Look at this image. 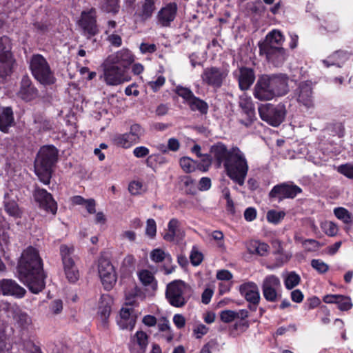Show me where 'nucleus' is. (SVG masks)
<instances>
[{"mask_svg": "<svg viewBox=\"0 0 353 353\" xmlns=\"http://www.w3.org/2000/svg\"><path fill=\"white\" fill-rule=\"evenodd\" d=\"M141 295V290L138 287L134 286L130 290H129L125 294L126 304L130 305H133L134 303V299L140 296Z\"/></svg>", "mask_w": 353, "mask_h": 353, "instance_id": "8fccbe9b", "label": "nucleus"}, {"mask_svg": "<svg viewBox=\"0 0 353 353\" xmlns=\"http://www.w3.org/2000/svg\"><path fill=\"white\" fill-rule=\"evenodd\" d=\"M301 278L299 275L294 272H290L284 281L285 286L287 289L291 290L299 285Z\"/></svg>", "mask_w": 353, "mask_h": 353, "instance_id": "37998d69", "label": "nucleus"}, {"mask_svg": "<svg viewBox=\"0 0 353 353\" xmlns=\"http://www.w3.org/2000/svg\"><path fill=\"white\" fill-rule=\"evenodd\" d=\"M239 106L243 110V112L248 116L249 122L246 123L245 125H248L254 117V108L252 101L251 97L243 94L239 99Z\"/></svg>", "mask_w": 353, "mask_h": 353, "instance_id": "2f4dec72", "label": "nucleus"}, {"mask_svg": "<svg viewBox=\"0 0 353 353\" xmlns=\"http://www.w3.org/2000/svg\"><path fill=\"white\" fill-rule=\"evenodd\" d=\"M30 68L33 77L43 85H52L56 78L46 58L37 54L32 55L30 60Z\"/></svg>", "mask_w": 353, "mask_h": 353, "instance_id": "39448f33", "label": "nucleus"}, {"mask_svg": "<svg viewBox=\"0 0 353 353\" xmlns=\"http://www.w3.org/2000/svg\"><path fill=\"white\" fill-rule=\"evenodd\" d=\"M136 319V314L132 307H123L117 322L121 329L132 330L135 325Z\"/></svg>", "mask_w": 353, "mask_h": 353, "instance_id": "a878e982", "label": "nucleus"}, {"mask_svg": "<svg viewBox=\"0 0 353 353\" xmlns=\"http://www.w3.org/2000/svg\"><path fill=\"white\" fill-rule=\"evenodd\" d=\"M241 294L250 303L257 305L260 301V294L257 285L254 282L243 283L239 287Z\"/></svg>", "mask_w": 353, "mask_h": 353, "instance_id": "5701e85b", "label": "nucleus"}, {"mask_svg": "<svg viewBox=\"0 0 353 353\" xmlns=\"http://www.w3.org/2000/svg\"><path fill=\"white\" fill-rule=\"evenodd\" d=\"M284 42V37L279 30H274L269 32L265 39L259 43V51H265L274 49L278 46L282 47Z\"/></svg>", "mask_w": 353, "mask_h": 353, "instance_id": "4be33fe9", "label": "nucleus"}, {"mask_svg": "<svg viewBox=\"0 0 353 353\" xmlns=\"http://www.w3.org/2000/svg\"><path fill=\"white\" fill-rule=\"evenodd\" d=\"M157 234V224L154 219H149L146 221L145 234L150 239H154Z\"/></svg>", "mask_w": 353, "mask_h": 353, "instance_id": "6e6d98bb", "label": "nucleus"}, {"mask_svg": "<svg viewBox=\"0 0 353 353\" xmlns=\"http://www.w3.org/2000/svg\"><path fill=\"white\" fill-rule=\"evenodd\" d=\"M57 150L52 145L40 148L34 162V170L39 180L47 185L50 183L52 168L57 160Z\"/></svg>", "mask_w": 353, "mask_h": 353, "instance_id": "7ed1b4c3", "label": "nucleus"}, {"mask_svg": "<svg viewBox=\"0 0 353 353\" xmlns=\"http://www.w3.org/2000/svg\"><path fill=\"white\" fill-rule=\"evenodd\" d=\"M20 280L34 294L45 287L41 259L38 251L33 247L27 248L21 254L18 265Z\"/></svg>", "mask_w": 353, "mask_h": 353, "instance_id": "f257e3e1", "label": "nucleus"}, {"mask_svg": "<svg viewBox=\"0 0 353 353\" xmlns=\"http://www.w3.org/2000/svg\"><path fill=\"white\" fill-rule=\"evenodd\" d=\"M111 298L108 295H102L99 303L98 314L102 320L105 321L108 318L111 312Z\"/></svg>", "mask_w": 353, "mask_h": 353, "instance_id": "72a5a7b5", "label": "nucleus"}, {"mask_svg": "<svg viewBox=\"0 0 353 353\" xmlns=\"http://www.w3.org/2000/svg\"><path fill=\"white\" fill-rule=\"evenodd\" d=\"M261 289L264 298L269 302H276L281 296L280 279L274 274L268 275L264 278Z\"/></svg>", "mask_w": 353, "mask_h": 353, "instance_id": "9d476101", "label": "nucleus"}, {"mask_svg": "<svg viewBox=\"0 0 353 353\" xmlns=\"http://www.w3.org/2000/svg\"><path fill=\"white\" fill-rule=\"evenodd\" d=\"M107 40L110 43L115 47H120L122 44L121 36L114 32L108 34Z\"/></svg>", "mask_w": 353, "mask_h": 353, "instance_id": "338daca9", "label": "nucleus"}, {"mask_svg": "<svg viewBox=\"0 0 353 353\" xmlns=\"http://www.w3.org/2000/svg\"><path fill=\"white\" fill-rule=\"evenodd\" d=\"M103 9L108 12L117 13L119 11V0H103Z\"/></svg>", "mask_w": 353, "mask_h": 353, "instance_id": "603ef678", "label": "nucleus"}, {"mask_svg": "<svg viewBox=\"0 0 353 353\" xmlns=\"http://www.w3.org/2000/svg\"><path fill=\"white\" fill-rule=\"evenodd\" d=\"M219 350V344L214 340L210 341L208 343L203 345L200 351V353H214Z\"/></svg>", "mask_w": 353, "mask_h": 353, "instance_id": "680f3d73", "label": "nucleus"}, {"mask_svg": "<svg viewBox=\"0 0 353 353\" xmlns=\"http://www.w3.org/2000/svg\"><path fill=\"white\" fill-rule=\"evenodd\" d=\"M349 57L350 54L347 52L338 50L328 57L326 59L323 60V63L326 67H329L330 65H337L340 67L341 64L345 62Z\"/></svg>", "mask_w": 353, "mask_h": 353, "instance_id": "c756f323", "label": "nucleus"}, {"mask_svg": "<svg viewBox=\"0 0 353 353\" xmlns=\"http://www.w3.org/2000/svg\"><path fill=\"white\" fill-rule=\"evenodd\" d=\"M34 197L41 208L54 214L57 210V203L52 195L44 189L38 188L34 193Z\"/></svg>", "mask_w": 353, "mask_h": 353, "instance_id": "412c9836", "label": "nucleus"}, {"mask_svg": "<svg viewBox=\"0 0 353 353\" xmlns=\"http://www.w3.org/2000/svg\"><path fill=\"white\" fill-rule=\"evenodd\" d=\"M106 60L115 65H120V68L122 70H128L130 65L134 61L135 57L128 49L123 48L110 55Z\"/></svg>", "mask_w": 353, "mask_h": 353, "instance_id": "f3484780", "label": "nucleus"}, {"mask_svg": "<svg viewBox=\"0 0 353 353\" xmlns=\"http://www.w3.org/2000/svg\"><path fill=\"white\" fill-rule=\"evenodd\" d=\"M14 319L18 325L22 328H27L32 324L31 317L23 312H17L14 316Z\"/></svg>", "mask_w": 353, "mask_h": 353, "instance_id": "a19ab883", "label": "nucleus"}, {"mask_svg": "<svg viewBox=\"0 0 353 353\" xmlns=\"http://www.w3.org/2000/svg\"><path fill=\"white\" fill-rule=\"evenodd\" d=\"M103 73L101 77L108 85L116 86L128 82L131 76L126 70H122L105 60L103 64Z\"/></svg>", "mask_w": 353, "mask_h": 353, "instance_id": "0eeeda50", "label": "nucleus"}, {"mask_svg": "<svg viewBox=\"0 0 353 353\" xmlns=\"http://www.w3.org/2000/svg\"><path fill=\"white\" fill-rule=\"evenodd\" d=\"M227 175L235 183L244 185L249 166L245 154L237 147L231 148L230 157L224 163Z\"/></svg>", "mask_w": 353, "mask_h": 353, "instance_id": "f03ea898", "label": "nucleus"}, {"mask_svg": "<svg viewBox=\"0 0 353 353\" xmlns=\"http://www.w3.org/2000/svg\"><path fill=\"white\" fill-rule=\"evenodd\" d=\"M259 53L261 55H265L266 59L275 66L282 65L287 57L285 50L281 46L269 50L259 51Z\"/></svg>", "mask_w": 353, "mask_h": 353, "instance_id": "393cba45", "label": "nucleus"}, {"mask_svg": "<svg viewBox=\"0 0 353 353\" xmlns=\"http://www.w3.org/2000/svg\"><path fill=\"white\" fill-rule=\"evenodd\" d=\"M338 307L341 311H347L352 307L351 299L349 296L340 295L337 303Z\"/></svg>", "mask_w": 353, "mask_h": 353, "instance_id": "09e8293b", "label": "nucleus"}, {"mask_svg": "<svg viewBox=\"0 0 353 353\" xmlns=\"http://www.w3.org/2000/svg\"><path fill=\"white\" fill-rule=\"evenodd\" d=\"M168 254L161 249L157 248L153 250L150 253V258L152 261L155 263L163 261Z\"/></svg>", "mask_w": 353, "mask_h": 353, "instance_id": "13d9d810", "label": "nucleus"}, {"mask_svg": "<svg viewBox=\"0 0 353 353\" xmlns=\"http://www.w3.org/2000/svg\"><path fill=\"white\" fill-rule=\"evenodd\" d=\"M305 250L308 252L316 251L321 246V243L314 239H306L302 241Z\"/></svg>", "mask_w": 353, "mask_h": 353, "instance_id": "4d7b16f0", "label": "nucleus"}, {"mask_svg": "<svg viewBox=\"0 0 353 353\" xmlns=\"http://www.w3.org/2000/svg\"><path fill=\"white\" fill-rule=\"evenodd\" d=\"M165 81V78L163 76H159L156 80L149 82L148 85L154 92H156L164 85Z\"/></svg>", "mask_w": 353, "mask_h": 353, "instance_id": "774afa93", "label": "nucleus"}, {"mask_svg": "<svg viewBox=\"0 0 353 353\" xmlns=\"http://www.w3.org/2000/svg\"><path fill=\"white\" fill-rule=\"evenodd\" d=\"M6 211L11 216H18L19 215V210L17 203L14 201H6L4 202Z\"/></svg>", "mask_w": 353, "mask_h": 353, "instance_id": "5fc2aeb1", "label": "nucleus"}, {"mask_svg": "<svg viewBox=\"0 0 353 353\" xmlns=\"http://www.w3.org/2000/svg\"><path fill=\"white\" fill-rule=\"evenodd\" d=\"M246 248L250 254L261 256H266L270 250V246L267 243L257 240L248 241Z\"/></svg>", "mask_w": 353, "mask_h": 353, "instance_id": "c85d7f7f", "label": "nucleus"}, {"mask_svg": "<svg viewBox=\"0 0 353 353\" xmlns=\"http://www.w3.org/2000/svg\"><path fill=\"white\" fill-rule=\"evenodd\" d=\"M180 225L178 219H172L168 224V232L164 234L163 239L167 241L172 242L176 237L183 236V232L180 230Z\"/></svg>", "mask_w": 353, "mask_h": 353, "instance_id": "7c9ffc66", "label": "nucleus"}, {"mask_svg": "<svg viewBox=\"0 0 353 353\" xmlns=\"http://www.w3.org/2000/svg\"><path fill=\"white\" fill-rule=\"evenodd\" d=\"M210 153L220 165L222 163L224 164L230 157L231 149L228 150L225 145L219 142L211 146Z\"/></svg>", "mask_w": 353, "mask_h": 353, "instance_id": "cd10ccee", "label": "nucleus"}, {"mask_svg": "<svg viewBox=\"0 0 353 353\" xmlns=\"http://www.w3.org/2000/svg\"><path fill=\"white\" fill-rule=\"evenodd\" d=\"M11 48L10 39L7 37H0V83L12 72L14 59Z\"/></svg>", "mask_w": 353, "mask_h": 353, "instance_id": "6e6552de", "label": "nucleus"}, {"mask_svg": "<svg viewBox=\"0 0 353 353\" xmlns=\"http://www.w3.org/2000/svg\"><path fill=\"white\" fill-rule=\"evenodd\" d=\"M311 266L320 274L325 273L329 270V265L321 259H312Z\"/></svg>", "mask_w": 353, "mask_h": 353, "instance_id": "864d4df0", "label": "nucleus"}, {"mask_svg": "<svg viewBox=\"0 0 353 353\" xmlns=\"http://www.w3.org/2000/svg\"><path fill=\"white\" fill-rule=\"evenodd\" d=\"M177 5L175 3H170L163 7L158 12L157 18V23L163 27L170 26V23L176 17Z\"/></svg>", "mask_w": 353, "mask_h": 353, "instance_id": "6ab92c4d", "label": "nucleus"}, {"mask_svg": "<svg viewBox=\"0 0 353 353\" xmlns=\"http://www.w3.org/2000/svg\"><path fill=\"white\" fill-rule=\"evenodd\" d=\"M22 298L26 294V290L20 286L15 281L11 279L0 280V294Z\"/></svg>", "mask_w": 353, "mask_h": 353, "instance_id": "a211bd4d", "label": "nucleus"}, {"mask_svg": "<svg viewBox=\"0 0 353 353\" xmlns=\"http://www.w3.org/2000/svg\"><path fill=\"white\" fill-rule=\"evenodd\" d=\"M285 216L284 211H276L270 210L267 212L266 219L269 223L273 224H279Z\"/></svg>", "mask_w": 353, "mask_h": 353, "instance_id": "ea45409f", "label": "nucleus"}, {"mask_svg": "<svg viewBox=\"0 0 353 353\" xmlns=\"http://www.w3.org/2000/svg\"><path fill=\"white\" fill-rule=\"evenodd\" d=\"M254 96L260 101H269L276 97L264 75L258 79L254 86Z\"/></svg>", "mask_w": 353, "mask_h": 353, "instance_id": "aec40b11", "label": "nucleus"}, {"mask_svg": "<svg viewBox=\"0 0 353 353\" xmlns=\"http://www.w3.org/2000/svg\"><path fill=\"white\" fill-rule=\"evenodd\" d=\"M334 214L337 219L342 221L344 223H350L352 221V214L343 207L334 208Z\"/></svg>", "mask_w": 353, "mask_h": 353, "instance_id": "58836bf2", "label": "nucleus"}, {"mask_svg": "<svg viewBox=\"0 0 353 353\" xmlns=\"http://www.w3.org/2000/svg\"><path fill=\"white\" fill-rule=\"evenodd\" d=\"M259 113L263 121L274 127H277L284 121L286 109L283 103L277 105L266 103L259 107Z\"/></svg>", "mask_w": 353, "mask_h": 353, "instance_id": "423d86ee", "label": "nucleus"}, {"mask_svg": "<svg viewBox=\"0 0 353 353\" xmlns=\"http://www.w3.org/2000/svg\"><path fill=\"white\" fill-rule=\"evenodd\" d=\"M17 96L23 101H30L38 97V90L28 77L22 79Z\"/></svg>", "mask_w": 353, "mask_h": 353, "instance_id": "b1692460", "label": "nucleus"}, {"mask_svg": "<svg viewBox=\"0 0 353 353\" xmlns=\"http://www.w3.org/2000/svg\"><path fill=\"white\" fill-rule=\"evenodd\" d=\"M188 105L192 110H197L202 114L207 113L208 110V105L207 103L195 96L192 97Z\"/></svg>", "mask_w": 353, "mask_h": 353, "instance_id": "4c0bfd02", "label": "nucleus"}, {"mask_svg": "<svg viewBox=\"0 0 353 353\" xmlns=\"http://www.w3.org/2000/svg\"><path fill=\"white\" fill-rule=\"evenodd\" d=\"M337 171L349 179H353V164L341 165L338 167Z\"/></svg>", "mask_w": 353, "mask_h": 353, "instance_id": "bf43d9fd", "label": "nucleus"}, {"mask_svg": "<svg viewBox=\"0 0 353 353\" xmlns=\"http://www.w3.org/2000/svg\"><path fill=\"white\" fill-rule=\"evenodd\" d=\"M312 83L310 81L301 82L295 90L294 96L300 106L305 109L314 108V95Z\"/></svg>", "mask_w": 353, "mask_h": 353, "instance_id": "9b49d317", "label": "nucleus"}, {"mask_svg": "<svg viewBox=\"0 0 353 353\" xmlns=\"http://www.w3.org/2000/svg\"><path fill=\"white\" fill-rule=\"evenodd\" d=\"M235 75L238 79L239 88L242 90L249 89L255 79L254 71L248 68H240L236 72Z\"/></svg>", "mask_w": 353, "mask_h": 353, "instance_id": "bb28decb", "label": "nucleus"}, {"mask_svg": "<svg viewBox=\"0 0 353 353\" xmlns=\"http://www.w3.org/2000/svg\"><path fill=\"white\" fill-rule=\"evenodd\" d=\"M98 273L102 285L106 290H111L117 282V274L111 262L105 258H100L98 263Z\"/></svg>", "mask_w": 353, "mask_h": 353, "instance_id": "f8f14e48", "label": "nucleus"}, {"mask_svg": "<svg viewBox=\"0 0 353 353\" xmlns=\"http://www.w3.org/2000/svg\"><path fill=\"white\" fill-rule=\"evenodd\" d=\"M139 279L141 283L145 286L151 288L153 290L157 288V282L152 272L143 270L139 272Z\"/></svg>", "mask_w": 353, "mask_h": 353, "instance_id": "f704fd0d", "label": "nucleus"}, {"mask_svg": "<svg viewBox=\"0 0 353 353\" xmlns=\"http://www.w3.org/2000/svg\"><path fill=\"white\" fill-rule=\"evenodd\" d=\"M226 71L216 67L205 68L201 75L203 81L214 88H219L227 77Z\"/></svg>", "mask_w": 353, "mask_h": 353, "instance_id": "dca6fc26", "label": "nucleus"}, {"mask_svg": "<svg viewBox=\"0 0 353 353\" xmlns=\"http://www.w3.org/2000/svg\"><path fill=\"white\" fill-rule=\"evenodd\" d=\"M78 23L81 30L82 34L88 39L94 37L99 32V29L97 26L96 11L94 9L82 12L81 19Z\"/></svg>", "mask_w": 353, "mask_h": 353, "instance_id": "ddd939ff", "label": "nucleus"}, {"mask_svg": "<svg viewBox=\"0 0 353 353\" xmlns=\"http://www.w3.org/2000/svg\"><path fill=\"white\" fill-rule=\"evenodd\" d=\"M112 142L114 145L121 148H129L131 147L125 134H115L112 137Z\"/></svg>", "mask_w": 353, "mask_h": 353, "instance_id": "de8ad7c7", "label": "nucleus"}, {"mask_svg": "<svg viewBox=\"0 0 353 353\" xmlns=\"http://www.w3.org/2000/svg\"><path fill=\"white\" fill-rule=\"evenodd\" d=\"M210 236L212 238L216 241L217 246L221 249H224V235L222 232L219 230H214L211 232Z\"/></svg>", "mask_w": 353, "mask_h": 353, "instance_id": "0e129e2a", "label": "nucleus"}, {"mask_svg": "<svg viewBox=\"0 0 353 353\" xmlns=\"http://www.w3.org/2000/svg\"><path fill=\"white\" fill-rule=\"evenodd\" d=\"M180 183L185 188V191L188 194H192L195 191L194 181L189 176H183L180 177Z\"/></svg>", "mask_w": 353, "mask_h": 353, "instance_id": "49530a36", "label": "nucleus"}, {"mask_svg": "<svg viewBox=\"0 0 353 353\" xmlns=\"http://www.w3.org/2000/svg\"><path fill=\"white\" fill-rule=\"evenodd\" d=\"M322 228L325 233L330 236H334L337 234V225L332 221L325 222Z\"/></svg>", "mask_w": 353, "mask_h": 353, "instance_id": "052dcab7", "label": "nucleus"}, {"mask_svg": "<svg viewBox=\"0 0 353 353\" xmlns=\"http://www.w3.org/2000/svg\"><path fill=\"white\" fill-rule=\"evenodd\" d=\"M272 245L274 247L276 248L274 254L278 255L276 257V262L279 265H281L282 264L288 262L291 258V255L288 253H284L283 252V248L281 246V243L279 240H275L272 241Z\"/></svg>", "mask_w": 353, "mask_h": 353, "instance_id": "c9c22d12", "label": "nucleus"}, {"mask_svg": "<svg viewBox=\"0 0 353 353\" xmlns=\"http://www.w3.org/2000/svg\"><path fill=\"white\" fill-rule=\"evenodd\" d=\"M133 341L139 346L140 350L143 352L148 345V336L143 331H138L133 338Z\"/></svg>", "mask_w": 353, "mask_h": 353, "instance_id": "c03bdc74", "label": "nucleus"}, {"mask_svg": "<svg viewBox=\"0 0 353 353\" xmlns=\"http://www.w3.org/2000/svg\"><path fill=\"white\" fill-rule=\"evenodd\" d=\"M179 163L182 170L186 173L194 171L196 166V162L187 157L181 158Z\"/></svg>", "mask_w": 353, "mask_h": 353, "instance_id": "79ce46f5", "label": "nucleus"}, {"mask_svg": "<svg viewBox=\"0 0 353 353\" xmlns=\"http://www.w3.org/2000/svg\"><path fill=\"white\" fill-rule=\"evenodd\" d=\"M239 314L232 310H223L220 314L221 320L224 323H231L235 319H238Z\"/></svg>", "mask_w": 353, "mask_h": 353, "instance_id": "3c124183", "label": "nucleus"}, {"mask_svg": "<svg viewBox=\"0 0 353 353\" xmlns=\"http://www.w3.org/2000/svg\"><path fill=\"white\" fill-rule=\"evenodd\" d=\"M275 97L286 94L289 91L288 78L283 74L264 75Z\"/></svg>", "mask_w": 353, "mask_h": 353, "instance_id": "2eb2a0df", "label": "nucleus"}, {"mask_svg": "<svg viewBox=\"0 0 353 353\" xmlns=\"http://www.w3.org/2000/svg\"><path fill=\"white\" fill-rule=\"evenodd\" d=\"M128 190L132 194L136 195L141 194L143 190V184L140 181H132L130 183Z\"/></svg>", "mask_w": 353, "mask_h": 353, "instance_id": "69168bd1", "label": "nucleus"}, {"mask_svg": "<svg viewBox=\"0 0 353 353\" xmlns=\"http://www.w3.org/2000/svg\"><path fill=\"white\" fill-rule=\"evenodd\" d=\"M175 92L181 98L183 99L186 103H188L190 101L194 96L190 89L183 87L181 85H177L175 88Z\"/></svg>", "mask_w": 353, "mask_h": 353, "instance_id": "a18cd8bd", "label": "nucleus"}, {"mask_svg": "<svg viewBox=\"0 0 353 353\" xmlns=\"http://www.w3.org/2000/svg\"><path fill=\"white\" fill-rule=\"evenodd\" d=\"M302 190L299 186L287 183L276 185L269 193L270 199H277L279 201L285 199H294Z\"/></svg>", "mask_w": 353, "mask_h": 353, "instance_id": "4468645a", "label": "nucleus"}, {"mask_svg": "<svg viewBox=\"0 0 353 353\" xmlns=\"http://www.w3.org/2000/svg\"><path fill=\"white\" fill-rule=\"evenodd\" d=\"M190 259L193 265H199L203 261V254L194 248L192 250Z\"/></svg>", "mask_w": 353, "mask_h": 353, "instance_id": "e2e57ef3", "label": "nucleus"}, {"mask_svg": "<svg viewBox=\"0 0 353 353\" xmlns=\"http://www.w3.org/2000/svg\"><path fill=\"white\" fill-rule=\"evenodd\" d=\"M192 294L190 285L181 280H175L167 285L165 298L168 302L174 307H184Z\"/></svg>", "mask_w": 353, "mask_h": 353, "instance_id": "20e7f679", "label": "nucleus"}, {"mask_svg": "<svg viewBox=\"0 0 353 353\" xmlns=\"http://www.w3.org/2000/svg\"><path fill=\"white\" fill-rule=\"evenodd\" d=\"M60 253L67 279L70 283H76L79 280L80 275L73 258L74 248L62 245L60 247Z\"/></svg>", "mask_w": 353, "mask_h": 353, "instance_id": "1a4fd4ad", "label": "nucleus"}, {"mask_svg": "<svg viewBox=\"0 0 353 353\" xmlns=\"http://www.w3.org/2000/svg\"><path fill=\"white\" fill-rule=\"evenodd\" d=\"M13 114L10 108L0 107V130L7 132L8 128L13 123Z\"/></svg>", "mask_w": 353, "mask_h": 353, "instance_id": "473e14b6", "label": "nucleus"}, {"mask_svg": "<svg viewBox=\"0 0 353 353\" xmlns=\"http://www.w3.org/2000/svg\"><path fill=\"white\" fill-rule=\"evenodd\" d=\"M155 10L154 0H145L141 6L139 15L142 19L146 20L149 19Z\"/></svg>", "mask_w": 353, "mask_h": 353, "instance_id": "e433bc0d", "label": "nucleus"}]
</instances>
